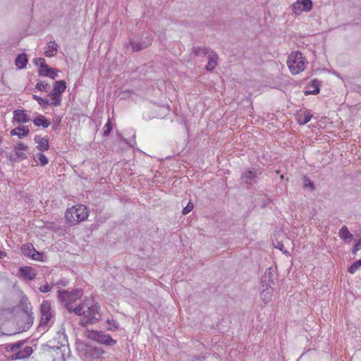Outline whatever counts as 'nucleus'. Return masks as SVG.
Masks as SVG:
<instances>
[{
  "instance_id": "f257e3e1",
  "label": "nucleus",
  "mask_w": 361,
  "mask_h": 361,
  "mask_svg": "<svg viewBox=\"0 0 361 361\" xmlns=\"http://www.w3.org/2000/svg\"><path fill=\"white\" fill-rule=\"evenodd\" d=\"M100 306L93 300H86L73 310V312L82 317L80 325L85 326L89 324H95L101 318Z\"/></svg>"
},
{
  "instance_id": "f03ea898",
  "label": "nucleus",
  "mask_w": 361,
  "mask_h": 361,
  "mask_svg": "<svg viewBox=\"0 0 361 361\" xmlns=\"http://www.w3.org/2000/svg\"><path fill=\"white\" fill-rule=\"evenodd\" d=\"M27 340L18 341L14 343H8L5 346L6 353H11L12 355L9 356L11 360H24L29 357L33 353L32 346H24Z\"/></svg>"
},
{
  "instance_id": "7ed1b4c3",
  "label": "nucleus",
  "mask_w": 361,
  "mask_h": 361,
  "mask_svg": "<svg viewBox=\"0 0 361 361\" xmlns=\"http://www.w3.org/2000/svg\"><path fill=\"white\" fill-rule=\"evenodd\" d=\"M87 216V209L82 204H77L68 208L65 214L67 222L72 225H75L85 220Z\"/></svg>"
},
{
  "instance_id": "20e7f679",
  "label": "nucleus",
  "mask_w": 361,
  "mask_h": 361,
  "mask_svg": "<svg viewBox=\"0 0 361 361\" xmlns=\"http://www.w3.org/2000/svg\"><path fill=\"white\" fill-rule=\"evenodd\" d=\"M83 292L82 289L76 288L72 291L66 290H59L58 291L59 300L66 307L70 312H73L74 308L72 307L71 304L80 299L82 296Z\"/></svg>"
},
{
  "instance_id": "39448f33",
  "label": "nucleus",
  "mask_w": 361,
  "mask_h": 361,
  "mask_svg": "<svg viewBox=\"0 0 361 361\" xmlns=\"http://www.w3.org/2000/svg\"><path fill=\"white\" fill-rule=\"evenodd\" d=\"M287 65L290 73L296 75L305 70V59L302 56L300 51L293 52L288 56Z\"/></svg>"
},
{
  "instance_id": "423d86ee",
  "label": "nucleus",
  "mask_w": 361,
  "mask_h": 361,
  "mask_svg": "<svg viewBox=\"0 0 361 361\" xmlns=\"http://www.w3.org/2000/svg\"><path fill=\"white\" fill-rule=\"evenodd\" d=\"M86 336L87 338L98 342L106 345H114L116 344V341L113 339L112 337L102 331L87 330L86 331Z\"/></svg>"
},
{
  "instance_id": "0eeeda50",
  "label": "nucleus",
  "mask_w": 361,
  "mask_h": 361,
  "mask_svg": "<svg viewBox=\"0 0 361 361\" xmlns=\"http://www.w3.org/2000/svg\"><path fill=\"white\" fill-rule=\"evenodd\" d=\"M40 313L41 319L38 329L44 330L48 326L49 322L54 317L50 302L47 300L43 301L40 306Z\"/></svg>"
},
{
  "instance_id": "6e6552de",
  "label": "nucleus",
  "mask_w": 361,
  "mask_h": 361,
  "mask_svg": "<svg viewBox=\"0 0 361 361\" xmlns=\"http://www.w3.org/2000/svg\"><path fill=\"white\" fill-rule=\"evenodd\" d=\"M80 352L83 359L87 361L98 360L105 353L104 350L102 348L90 345H85Z\"/></svg>"
},
{
  "instance_id": "1a4fd4ad",
  "label": "nucleus",
  "mask_w": 361,
  "mask_h": 361,
  "mask_svg": "<svg viewBox=\"0 0 361 361\" xmlns=\"http://www.w3.org/2000/svg\"><path fill=\"white\" fill-rule=\"evenodd\" d=\"M261 175V169L252 168L242 173L240 179L246 185H254L258 183Z\"/></svg>"
},
{
  "instance_id": "9d476101",
  "label": "nucleus",
  "mask_w": 361,
  "mask_h": 361,
  "mask_svg": "<svg viewBox=\"0 0 361 361\" xmlns=\"http://www.w3.org/2000/svg\"><path fill=\"white\" fill-rule=\"evenodd\" d=\"M312 9V0H297L291 6L293 13L300 16L302 13H307Z\"/></svg>"
},
{
  "instance_id": "9b49d317",
  "label": "nucleus",
  "mask_w": 361,
  "mask_h": 361,
  "mask_svg": "<svg viewBox=\"0 0 361 361\" xmlns=\"http://www.w3.org/2000/svg\"><path fill=\"white\" fill-rule=\"evenodd\" d=\"M36 61H40V68L39 70V75L49 77L51 79H55L58 75L59 71L54 68L49 67L45 62L44 58H37Z\"/></svg>"
},
{
  "instance_id": "f8f14e48",
  "label": "nucleus",
  "mask_w": 361,
  "mask_h": 361,
  "mask_svg": "<svg viewBox=\"0 0 361 361\" xmlns=\"http://www.w3.org/2000/svg\"><path fill=\"white\" fill-rule=\"evenodd\" d=\"M152 38L150 36L146 37L145 39H142L140 41H135L130 39L129 43L126 45V47H131L133 51H139L144 49H146L151 45Z\"/></svg>"
},
{
  "instance_id": "ddd939ff",
  "label": "nucleus",
  "mask_w": 361,
  "mask_h": 361,
  "mask_svg": "<svg viewBox=\"0 0 361 361\" xmlns=\"http://www.w3.org/2000/svg\"><path fill=\"white\" fill-rule=\"evenodd\" d=\"M34 322V316L32 314H21L17 322L19 332L29 330Z\"/></svg>"
},
{
  "instance_id": "4468645a",
  "label": "nucleus",
  "mask_w": 361,
  "mask_h": 361,
  "mask_svg": "<svg viewBox=\"0 0 361 361\" xmlns=\"http://www.w3.org/2000/svg\"><path fill=\"white\" fill-rule=\"evenodd\" d=\"M19 276L27 281H32L36 277V272L31 267H21L19 268Z\"/></svg>"
},
{
  "instance_id": "2eb2a0df",
  "label": "nucleus",
  "mask_w": 361,
  "mask_h": 361,
  "mask_svg": "<svg viewBox=\"0 0 361 361\" xmlns=\"http://www.w3.org/2000/svg\"><path fill=\"white\" fill-rule=\"evenodd\" d=\"M30 120V116L27 114L25 109H17L13 111V123H27Z\"/></svg>"
},
{
  "instance_id": "dca6fc26",
  "label": "nucleus",
  "mask_w": 361,
  "mask_h": 361,
  "mask_svg": "<svg viewBox=\"0 0 361 361\" xmlns=\"http://www.w3.org/2000/svg\"><path fill=\"white\" fill-rule=\"evenodd\" d=\"M22 253L27 257H31L33 259H38L36 255H39V253L35 249L31 243L25 244L21 247Z\"/></svg>"
},
{
  "instance_id": "f3484780",
  "label": "nucleus",
  "mask_w": 361,
  "mask_h": 361,
  "mask_svg": "<svg viewBox=\"0 0 361 361\" xmlns=\"http://www.w3.org/2000/svg\"><path fill=\"white\" fill-rule=\"evenodd\" d=\"M321 81L317 79L312 80L310 84L307 86V90L304 92L305 95L307 96L310 94L316 95L320 91Z\"/></svg>"
},
{
  "instance_id": "a211bd4d",
  "label": "nucleus",
  "mask_w": 361,
  "mask_h": 361,
  "mask_svg": "<svg viewBox=\"0 0 361 361\" xmlns=\"http://www.w3.org/2000/svg\"><path fill=\"white\" fill-rule=\"evenodd\" d=\"M10 133L13 136H17L18 138L22 139L29 135L30 129L27 126H23L11 130Z\"/></svg>"
},
{
  "instance_id": "6ab92c4d",
  "label": "nucleus",
  "mask_w": 361,
  "mask_h": 361,
  "mask_svg": "<svg viewBox=\"0 0 361 361\" xmlns=\"http://www.w3.org/2000/svg\"><path fill=\"white\" fill-rule=\"evenodd\" d=\"M34 141L37 143V149L40 152H44L49 149V145L48 139L42 137L40 135H36L34 137Z\"/></svg>"
},
{
  "instance_id": "aec40b11",
  "label": "nucleus",
  "mask_w": 361,
  "mask_h": 361,
  "mask_svg": "<svg viewBox=\"0 0 361 361\" xmlns=\"http://www.w3.org/2000/svg\"><path fill=\"white\" fill-rule=\"evenodd\" d=\"M66 89V82L65 80H57L54 83L53 90L50 94H57L62 97V94Z\"/></svg>"
},
{
  "instance_id": "412c9836",
  "label": "nucleus",
  "mask_w": 361,
  "mask_h": 361,
  "mask_svg": "<svg viewBox=\"0 0 361 361\" xmlns=\"http://www.w3.org/2000/svg\"><path fill=\"white\" fill-rule=\"evenodd\" d=\"M208 62L205 66L207 71H213L217 65V61L219 59V56L213 50L211 51L208 55Z\"/></svg>"
},
{
  "instance_id": "4be33fe9",
  "label": "nucleus",
  "mask_w": 361,
  "mask_h": 361,
  "mask_svg": "<svg viewBox=\"0 0 361 361\" xmlns=\"http://www.w3.org/2000/svg\"><path fill=\"white\" fill-rule=\"evenodd\" d=\"M272 294L273 289L270 286H269L268 284H267L266 286L264 285L262 286V290L260 293V297L265 303H267L269 301H271Z\"/></svg>"
},
{
  "instance_id": "5701e85b",
  "label": "nucleus",
  "mask_w": 361,
  "mask_h": 361,
  "mask_svg": "<svg viewBox=\"0 0 361 361\" xmlns=\"http://www.w3.org/2000/svg\"><path fill=\"white\" fill-rule=\"evenodd\" d=\"M19 305H20V309L23 311V314H32V315H33V313H32V305H31L30 302H29L27 298H26V297L23 298L20 300Z\"/></svg>"
},
{
  "instance_id": "b1692460",
  "label": "nucleus",
  "mask_w": 361,
  "mask_h": 361,
  "mask_svg": "<svg viewBox=\"0 0 361 361\" xmlns=\"http://www.w3.org/2000/svg\"><path fill=\"white\" fill-rule=\"evenodd\" d=\"M59 45L55 41L49 42L46 47L45 56L47 57H53L57 54Z\"/></svg>"
},
{
  "instance_id": "393cba45",
  "label": "nucleus",
  "mask_w": 361,
  "mask_h": 361,
  "mask_svg": "<svg viewBox=\"0 0 361 361\" xmlns=\"http://www.w3.org/2000/svg\"><path fill=\"white\" fill-rule=\"evenodd\" d=\"M35 126L37 127L48 128L50 126V121H48L44 116L39 115L32 121Z\"/></svg>"
},
{
  "instance_id": "a878e982",
  "label": "nucleus",
  "mask_w": 361,
  "mask_h": 361,
  "mask_svg": "<svg viewBox=\"0 0 361 361\" xmlns=\"http://www.w3.org/2000/svg\"><path fill=\"white\" fill-rule=\"evenodd\" d=\"M27 61L28 59L27 55L25 54H21L18 55L16 59L15 63L18 68L23 69L26 66Z\"/></svg>"
},
{
  "instance_id": "bb28decb",
  "label": "nucleus",
  "mask_w": 361,
  "mask_h": 361,
  "mask_svg": "<svg viewBox=\"0 0 361 361\" xmlns=\"http://www.w3.org/2000/svg\"><path fill=\"white\" fill-rule=\"evenodd\" d=\"M339 236L341 239L345 241H350L353 239V235L348 231L347 226H343L339 230Z\"/></svg>"
},
{
  "instance_id": "cd10ccee",
  "label": "nucleus",
  "mask_w": 361,
  "mask_h": 361,
  "mask_svg": "<svg viewBox=\"0 0 361 361\" xmlns=\"http://www.w3.org/2000/svg\"><path fill=\"white\" fill-rule=\"evenodd\" d=\"M312 117V114L310 111H305L302 115L299 116L298 123L301 126H304L311 120Z\"/></svg>"
},
{
  "instance_id": "c85d7f7f",
  "label": "nucleus",
  "mask_w": 361,
  "mask_h": 361,
  "mask_svg": "<svg viewBox=\"0 0 361 361\" xmlns=\"http://www.w3.org/2000/svg\"><path fill=\"white\" fill-rule=\"evenodd\" d=\"M212 50L205 47H197L193 48V53L197 56H204L209 55Z\"/></svg>"
},
{
  "instance_id": "c756f323",
  "label": "nucleus",
  "mask_w": 361,
  "mask_h": 361,
  "mask_svg": "<svg viewBox=\"0 0 361 361\" xmlns=\"http://www.w3.org/2000/svg\"><path fill=\"white\" fill-rule=\"evenodd\" d=\"M35 88L41 92H48L50 90V85L48 83H44L42 81H38L35 85Z\"/></svg>"
},
{
  "instance_id": "7c9ffc66",
  "label": "nucleus",
  "mask_w": 361,
  "mask_h": 361,
  "mask_svg": "<svg viewBox=\"0 0 361 361\" xmlns=\"http://www.w3.org/2000/svg\"><path fill=\"white\" fill-rule=\"evenodd\" d=\"M32 97L44 109H47L50 105L49 102L46 99H43L35 94H34Z\"/></svg>"
},
{
  "instance_id": "2f4dec72",
  "label": "nucleus",
  "mask_w": 361,
  "mask_h": 361,
  "mask_svg": "<svg viewBox=\"0 0 361 361\" xmlns=\"http://www.w3.org/2000/svg\"><path fill=\"white\" fill-rule=\"evenodd\" d=\"M51 97V102L49 104L54 106H59L61 104L62 97L57 94H49Z\"/></svg>"
},
{
  "instance_id": "473e14b6",
  "label": "nucleus",
  "mask_w": 361,
  "mask_h": 361,
  "mask_svg": "<svg viewBox=\"0 0 361 361\" xmlns=\"http://www.w3.org/2000/svg\"><path fill=\"white\" fill-rule=\"evenodd\" d=\"M361 267V259H358L353 262L348 268V272L353 274Z\"/></svg>"
},
{
  "instance_id": "72a5a7b5",
  "label": "nucleus",
  "mask_w": 361,
  "mask_h": 361,
  "mask_svg": "<svg viewBox=\"0 0 361 361\" xmlns=\"http://www.w3.org/2000/svg\"><path fill=\"white\" fill-rule=\"evenodd\" d=\"M104 128V130L103 135H104V137H107L112 130V124H111V121L110 118L108 119Z\"/></svg>"
},
{
  "instance_id": "f704fd0d",
  "label": "nucleus",
  "mask_w": 361,
  "mask_h": 361,
  "mask_svg": "<svg viewBox=\"0 0 361 361\" xmlns=\"http://www.w3.org/2000/svg\"><path fill=\"white\" fill-rule=\"evenodd\" d=\"M107 323L109 324V326H108V330L109 331H116L117 329H118V327H119V324L118 323L114 320V319H108L107 320Z\"/></svg>"
},
{
  "instance_id": "c9c22d12",
  "label": "nucleus",
  "mask_w": 361,
  "mask_h": 361,
  "mask_svg": "<svg viewBox=\"0 0 361 361\" xmlns=\"http://www.w3.org/2000/svg\"><path fill=\"white\" fill-rule=\"evenodd\" d=\"M37 157L42 166H46L49 163L48 158L43 153L37 154Z\"/></svg>"
},
{
  "instance_id": "e433bc0d",
  "label": "nucleus",
  "mask_w": 361,
  "mask_h": 361,
  "mask_svg": "<svg viewBox=\"0 0 361 361\" xmlns=\"http://www.w3.org/2000/svg\"><path fill=\"white\" fill-rule=\"evenodd\" d=\"M14 149L17 152L19 151H27L28 149V146L23 142H18L15 147Z\"/></svg>"
},
{
  "instance_id": "4c0bfd02",
  "label": "nucleus",
  "mask_w": 361,
  "mask_h": 361,
  "mask_svg": "<svg viewBox=\"0 0 361 361\" xmlns=\"http://www.w3.org/2000/svg\"><path fill=\"white\" fill-rule=\"evenodd\" d=\"M193 207H194L193 204L190 201L188 203V204L183 209L182 214L184 215L188 214L189 212H190L192 210Z\"/></svg>"
},
{
  "instance_id": "58836bf2",
  "label": "nucleus",
  "mask_w": 361,
  "mask_h": 361,
  "mask_svg": "<svg viewBox=\"0 0 361 361\" xmlns=\"http://www.w3.org/2000/svg\"><path fill=\"white\" fill-rule=\"evenodd\" d=\"M304 187L305 188H310L311 190L314 189V183L310 180L309 178L305 176L304 177Z\"/></svg>"
},
{
  "instance_id": "ea45409f",
  "label": "nucleus",
  "mask_w": 361,
  "mask_h": 361,
  "mask_svg": "<svg viewBox=\"0 0 361 361\" xmlns=\"http://www.w3.org/2000/svg\"><path fill=\"white\" fill-rule=\"evenodd\" d=\"M39 290L41 293H46L49 292L51 290V286L49 283H46L44 286H41L39 288Z\"/></svg>"
},
{
  "instance_id": "a19ab883",
  "label": "nucleus",
  "mask_w": 361,
  "mask_h": 361,
  "mask_svg": "<svg viewBox=\"0 0 361 361\" xmlns=\"http://www.w3.org/2000/svg\"><path fill=\"white\" fill-rule=\"evenodd\" d=\"M276 247H277L279 250H280L286 255L289 254V252L286 250H284V245L281 242H277V245H276Z\"/></svg>"
},
{
  "instance_id": "79ce46f5",
  "label": "nucleus",
  "mask_w": 361,
  "mask_h": 361,
  "mask_svg": "<svg viewBox=\"0 0 361 361\" xmlns=\"http://www.w3.org/2000/svg\"><path fill=\"white\" fill-rule=\"evenodd\" d=\"M361 249V245L357 241L352 249V253L356 255L357 252Z\"/></svg>"
},
{
  "instance_id": "37998d69",
  "label": "nucleus",
  "mask_w": 361,
  "mask_h": 361,
  "mask_svg": "<svg viewBox=\"0 0 361 361\" xmlns=\"http://www.w3.org/2000/svg\"><path fill=\"white\" fill-rule=\"evenodd\" d=\"M68 281L67 279H60L56 283L57 286H63V287H65V286H68Z\"/></svg>"
},
{
  "instance_id": "c03bdc74",
  "label": "nucleus",
  "mask_w": 361,
  "mask_h": 361,
  "mask_svg": "<svg viewBox=\"0 0 361 361\" xmlns=\"http://www.w3.org/2000/svg\"><path fill=\"white\" fill-rule=\"evenodd\" d=\"M16 155L17 157H18L20 159H25L27 158V155L25 153L22 152H16Z\"/></svg>"
},
{
  "instance_id": "a18cd8bd",
  "label": "nucleus",
  "mask_w": 361,
  "mask_h": 361,
  "mask_svg": "<svg viewBox=\"0 0 361 361\" xmlns=\"http://www.w3.org/2000/svg\"><path fill=\"white\" fill-rule=\"evenodd\" d=\"M205 357L202 356H192L190 361H203Z\"/></svg>"
},
{
  "instance_id": "49530a36",
  "label": "nucleus",
  "mask_w": 361,
  "mask_h": 361,
  "mask_svg": "<svg viewBox=\"0 0 361 361\" xmlns=\"http://www.w3.org/2000/svg\"><path fill=\"white\" fill-rule=\"evenodd\" d=\"M6 256V253L4 251L0 250V259H3Z\"/></svg>"
},
{
  "instance_id": "de8ad7c7",
  "label": "nucleus",
  "mask_w": 361,
  "mask_h": 361,
  "mask_svg": "<svg viewBox=\"0 0 361 361\" xmlns=\"http://www.w3.org/2000/svg\"><path fill=\"white\" fill-rule=\"evenodd\" d=\"M34 63L37 66H40V61H36V59H35L34 60Z\"/></svg>"
},
{
  "instance_id": "09e8293b",
  "label": "nucleus",
  "mask_w": 361,
  "mask_h": 361,
  "mask_svg": "<svg viewBox=\"0 0 361 361\" xmlns=\"http://www.w3.org/2000/svg\"><path fill=\"white\" fill-rule=\"evenodd\" d=\"M4 152V150L3 149H0V154H2Z\"/></svg>"
},
{
  "instance_id": "8fccbe9b",
  "label": "nucleus",
  "mask_w": 361,
  "mask_h": 361,
  "mask_svg": "<svg viewBox=\"0 0 361 361\" xmlns=\"http://www.w3.org/2000/svg\"><path fill=\"white\" fill-rule=\"evenodd\" d=\"M358 242L360 243L361 245V238L358 240Z\"/></svg>"
},
{
  "instance_id": "3c124183",
  "label": "nucleus",
  "mask_w": 361,
  "mask_h": 361,
  "mask_svg": "<svg viewBox=\"0 0 361 361\" xmlns=\"http://www.w3.org/2000/svg\"><path fill=\"white\" fill-rule=\"evenodd\" d=\"M1 142H2V140H1V138H0V143H1Z\"/></svg>"
}]
</instances>
